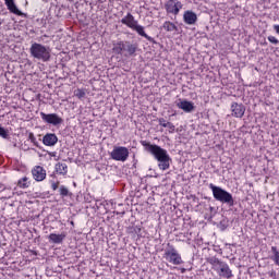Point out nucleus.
I'll list each match as a JSON object with an SVG mask.
<instances>
[{
	"label": "nucleus",
	"instance_id": "12",
	"mask_svg": "<svg viewBox=\"0 0 279 279\" xmlns=\"http://www.w3.org/2000/svg\"><path fill=\"white\" fill-rule=\"evenodd\" d=\"M32 175L36 182H43L47 178V170L41 166H35L32 170Z\"/></svg>",
	"mask_w": 279,
	"mask_h": 279
},
{
	"label": "nucleus",
	"instance_id": "29",
	"mask_svg": "<svg viewBox=\"0 0 279 279\" xmlns=\"http://www.w3.org/2000/svg\"><path fill=\"white\" fill-rule=\"evenodd\" d=\"M166 128H168L169 134H173V132H175V125H173L171 122H168V126Z\"/></svg>",
	"mask_w": 279,
	"mask_h": 279
},
{
	"label": "nucleus",
	"instance_id": "28",
	"mask_svg": "<svg viewBox=\"0 0 279 279\" xmlns=\"http://www.w3.org/2000/svg\"><path fill=\"white\" fill-rule=\"evenodd\" d=\"M0 136L1 138H8L10 136L8 134V130H5L3 126H0Z\"/></svg>",
	"mask_w": 279,
	"mask_h": 279
},
{
	"label": "nucleus",
	"instance_id": "13",
	"mask_svg": "<svg viewBox=\"0 0 279 279\" xmlns=\"http://www.w3.org/2000/svg\"><path fill=\"white\" fill-rule=\"evenodd\" d=\"M231 112L232 117H235V119H242V117L245 114V106L239 102H232Z\"/></svg>",
	"mask_w": 279,
	"mask_h": 279
},
{
	"label": "nucleus",
	"instance_id": "17",
	"mask_svg": "<svg viewBox=\"0 0 279 279\" xmlns=\"http://www.w3.org/2000/svg\"><path fill=\"white\" fill-rule=\"evenodd\" d=\"M43 143L47 147H53V145H56V143H58V136L53 133H48L44 136Z\"/></svg>",
	"mask_w": 279,
	"mask_h": 279
},
{
	"label": "nucleus",
	"instance_id": "6",
	"mask_svg": "<svg viewBox=\"0 0 279 279\" xmlns=\"http://www.w3.org/2000/svg\"><path fill=\"white\" fill-rule=\"evenodd\" d=\"M163 258L167 260V263H170V265H184L182 255L171 243H168L167 247L163 250Z\"/></svg>",
	"mask_w": 279,
	"mask_h": 279
},
{
	"label": "nucleus",
	"instance_id": "34",
	"mask_svg": "<svg viewBox=\"0 0 279 279\" xmlns=\"http://www.w3.org/2000/svg\"><path fill=\"white\" fill-rule=\"evenodd\" d=\"M274 29H275L276 34L279 35V25H274Z\"/></svg>",
	"mask_w": 279,
	"mask_h": 279
},
{
	"label": "nucleus",
	"instance_id": "30",
	"mask_svg": "<svg viewBox=\"0 0 279 279\" xmlns=\"http://www.w3.org/2000/svg\"><path fill=\"white\" fill-rule=\"evenodd\" d=\"M268 40H269L272 45H279V40H278V38H276L275 36H268Z\"/></svg>",
	"mask_w": 279,
	"mask_h": 279
},
{
	"label": "nucleus",
	"instance_id": "35",
	"mask_svg": "<svg viewBox=\"0 0 279 279\" xmlns=\"http://www.w3.org/2000/svg\"><path fill=\"white\" fill-rule=\"evenodd\" d=\"M181 274H186V268H179Z\"/></svg>",
	"mask_w": 279,
	"mask_h": 279
},
{
	"label": "nucleus",
	"instance_id": "27",
	"mask_svg": "<svg viewBox=\"0 0 279 279\" xmlns=\"http://www.w3.org/2000/svg\"><path fill=\"white\" fill-rule=\"evenodd\" d=\"M50 186L52 191H58V187L60 186V181L50 180Z\"/></svg>",
	"mask_w": 279,
	"mask_h": 279
},
{
	"label": "nucleus",
	"instance_id": "5",
	"mask_svg": "<svg viewBox=\"0 0 279 279\" xmlns=\"http://www.w3.org/2000/svg\"><path fill=\"white\" fill-rule=\"evenodd\" d=\"M209 189L214 195V199L216 202H221V204H228V206H234V198L230 194V192L219 187L213 183L209 184Z\"/></svg>",
	"mask_w": 279,
	"mask_h": 279
},
{
	"label": "nucleus",
	"instance_id": "3",
	"mask_svg": "<svg viewBox=\"0 0 279 279\" xmlns=\"http://www.w3.org/2000/svg\"><path fill=\"white\" fill-rule=\"evenodd\" d=\"M208 263L209 265H211V269L216 271L219 278H225V279L234 278V275L232 274V269H230V266L228 265V263L222 262L217 257H210L208 259Z\"/></svg>",
	"mask_w": 279,
	"mask_h": 279
},
{
	"label": "nucleus",
	"instance_id": "33",
	"mask_svg": "<svg viewBox=\"0 0 279 279\" xmlns=\"http://www.w3.org/2000/svg\"><path fill=\"white\" fill-rule=\"evenodd\" d=\"M13 196H14V192H11V194H10V195L4 196V199H11V197H13Z\"/></svg>",
	"mask_w": 279,
	"mask_h": 279
},
{
	"label": "nucleus",
	"instance_id": "16",
	"mask_svg": "<svg viewBox=\"0 0 279 279\" xmlns=\"http://www.w3.org/2000/svg\"><path fill=\"white\" fill-rule=\"evenodd\" d=\"M183 20L186 25H195V23H197V14L193 11H185Z\"/></svg>",
	"mask_w": 279,
	"mask_h": 279
},
{
	"label": "nucleus",
	"instance_id": "2",
	"mask_svg": "<svg viewBox=\"0 0 279 279\" xmlns=\"http://www.w3.org/2000/svg\"><path fill=\"white\" fill-rule=\"evenodd\" d=\"M112 51L116 56L132 58V56H136V51H138V44H132L130 40H120L113 44Z\"/></svg>",
	"mask_w": 279,
	"mask_h": 279
},
{
	"label": "nucleus",
	"instance_id": "20",
	"mask_svg": "<svg viewBox=\"0 0 279 279\" xmlns=\"http://www.w3.org/2000/svg\"><path fill=\"white\" fill-rule=\"evenodd\" d=\"M270 252H271L270 259L272 260V263H275V265L277 267H279V248H278V246H271Z\"/></svg>",
	"mask_w": 279,
	"mask_h": 279
},
{
	"label": "nucleus",
	"instance_id": "11",
	"mask_svg": "<svg viewBox=\"0 0 279 279\" xmlns=\"http://www.w3.org/2000/svg\"><path fill=\"white\" fill-rule=\"evenodd\" d=\"M177 108L183 110L186 114H191V112H195V102L186 99H179Z\"/></svg>",
	"mask_w": 279,
	"mask_h": 279
},
{
	"label": "nucleus",
	"instance_id": "8",
	"mask_svg": "<svg viewBox=\"0 0 279 279\" xmlns=\"http://www.w3.org/2000/svg\"><path fill=\"white\" fill-rule=\"evenodd\" d=\"M110 158L118 162H125L130 158V149L125 146H114L110 153Z\"/></svg>",
	"mask_w": 279,
	"mask_h": 279
},
{
	"label": "nucleus",
	"instance_id": "38",
	"mask_svg": "<svg viewBox=\"0 0 279 279\" xmlns=\"http://www.w3.org/2000/svg\"><path fill=\"white\" fill-rule=\"evenodd\" d=\"M71 226H74V222H73V221H71Z\"/></svg>",
	"mask_w": 279,
	"mask_h": 279
},
{
	"label": "nucleus",
	"instance_id": "15",
	"mask_svg": "<svg viewBox=\"0 0 279 279\" xmlns=\"http://www.w3.org/2000/svg\"><path fill=\"white\" fill-rule=\"evenodd\" d=\"M4 4L7 5V9L11 14H15L16 16H23V12L19 10V7H16V2L14 0H4Z\"/></svg>",
	"mask_w": 279,
	"mask_h": 279
},
{
	"label": "nucleus",
	"instance_id": "24",
	"mask_svg": "<svg viewBox=\"0 0 279 279\" xmlns=\"http://www.w3.org/2000/svg\"><path fill=\"white\" fill-rule=\"evenodd\" d=\"M27 141H29V143H32V145L34 147H40V143L38 142V140L36 138V135H34V133H28V137Z\"/></svg>",
	"mask_w": 279,
	"mask_h": 279
},
{
	"label": "nucleus",
	"instance_id": "31",
	"mask_svg": "<svg viewBox=\"0 0 279 279\" xmlns=\"http://www.w3.org/2000/svg\"><path fill=\"white\" fill-rule=\"evenodd\" d=\"M159 125L161 128H168L169 122H167V120H165L163 118L159 119Z\"/></svg>",
	"mask_w": 279,
	"mask_h": 279
},
{
	"label": "nucleus",
	"instance_id": "1",
	"mask_svg": "<svg viewBox=\"0 0 279 279\" xmlns=\"http://www.w3.org/2000/svg\"><path fill=\"white\" fill-rule=\"evenodd\" d=\"M122 25H125L129 27V29H132L133 32H136L138 36H142V38H146L149 43H154V38L145 32V26L138 24V21L132 15L130 12L124 15L121 21Z\"/></svg>",
	"mask_w": 279,
	"mask_h": 279
},
{
	"label": "nucleus",
	"instance_id": "4",
	"mask_svg": "<svg viewBox=\"0 0 279 279\" xmlns=\"http://www.w3.org/2000/svg\"><path fill=\"white\" fill-rule=\"evenodd\" d=\"M29 51L35 60H40L41 62H49L51 60V48L43 44H32Z\"/></svg>",
	"mask_w": 279,
	"mask_h": 279
},
{
	"label": "nucleus",
	"instance_id": "26",
	"mask_svg": "<svg viewBox=\"0 0 279 279\" xmlns=\"http://www.w3.org/2000/svg\"><path fill=\"white\" fill-rule=\"evenodd\" d=\"M74 96L77 97V99H84L86 97V90L77 88L74 90Z\"/></svg>",
	"mask_w": 279,
	"mask_h": 279
},
{
	"label": "nucleus",
	"instance_id": "36",
	"mask_svg": "<svg viewBox=\"0 0 279 279\" xmlns=\"http://www.w3.org/2000/svg\"><path fill=\"white\" fill-rule=\"evenodd\" d=\"M24 149H25V150H28V149H31V148H29V146H27V144H24Z\"/></svg>",
	"mask_w": 279,
	"mask_h": 279
},
{
	"label": "nucleus",
	"instance_id": "9",
	"mask_svg": "<svg viewBox=\"0 0 279 279\" xmlns=\"http://www.w3.org/2000/svg\"><path fill=\"white\" fill-rule=\"evenodd\" d=\"M40 117L44 123H48V125H53L54 128H58V125H62V123H64V120L58 116V113L40 112Z\"/></svg>",
	"mask_w": 279,
	"mask_h": 279
},
{
	"label": "nucleus",
	"instance_id": "21",
	"mask_svg": "<svg viewBox=\"0 0 279 279\" xmlns=\"http://www.w3.org/2000/svg\"><path fill=\"white\" fill-rule=\"evenodd\" d=\"M171 157H167V158H165V159H161L160 161H159V165H158V167H159V169L161 170V171H167V169H169L170 167H171Z\"/></svg>",
	"mask_w": 279,
	"mask_h": 279
},
{
	"label": "nucleus",
	"instance_id": "18",
	"mask_svg": "<svg viewBox=\"0 0 279 279\" xmlns=\"http://www.w3.org/2000/svg\"><path fill=\"white\" fill-rule=\"evenodd\" d=\"M48 239H49L50 243L60 245L64 241V239H66V233H64V232L61 234L50 233Z\"/></svg>",
	"mask_w": 279,
	"mask_h": 279
},
{
	"label": "nucleus",
	"instance_id": "19",
	"mask_svg": "<svg viewBox=\"0 0 279 279\" xmlns=\"http://www.w3.org/2000/svg\"><path fill=\"white\" fill-rule=\"evenodd\" d=\"M54 171L59 175H66V173H69V166H66V163L63 162H58L54 166Z\"/></svg>",
	"mask_w": 279,
	"mask_h": 279
},
{
	"label": "nucleus",
	"instance_id": "14",
	"mask_svg": "<svg viewBox=\"0 0 279 279\" xmlns=\"http://www.w3.org/2000/svg\"><path fill=\"white\" fill-rule=\"evenodd\" d=\"M4 4L7 5V9L11 14H15L16 16H23V12L19 10V7H16V2L14 0H4Z\"/></svg>",
	"mask_w": 279,
	"mask_h": 279
},
{
	"label": "nucleus",
	"instance_id": "37",
	"mask_svg": "<svg viewBox=\"0 0 279 279\" xmlns=\"http://www.w3.org/2000/svg\"><path fill=\"white\" fill-rule=\"evenodd\" d=\"M50 156H56V153H51Z\"/></svg>",
	"mask_w": 279,
	"mask_h": 279
},
{
	"label": "nucleus",
	"instance_id": "32",
	"mask_svg": "<svg viewBox=\"0 0 279 279\" xmlns=\"http://www.w3.org/2000/svg\"><path fill=\"white\" fill-rule=\"evenodd\" d=\"M133 230L135 234H141V227H134Z\"/></svg>",
	"mask_w": 279,
	"mask_h": 279
},
{
	"label": "nucleus",
	"instance_id": "25",
	"mask_svg": "<svg viewBox=\"0 0 279 279\" xmlns=\"http://www.w3.org/2000/svg\"><path fill=\"white\" fill-rule=\"evenodd\" d=\"M59 193L61 197H69V195H71V192H69V187H65L64 185H60Z\"/></svg>",
	"mask_w": 279,
	"mask_h": 279
},
{
	"label": "nucleus",
	"instance_id": "7",
	"mask_svg": "<svg viewBox=\"0 0 279 279\" xmlns=\"http://www.w3.org/2000/svg\"><path fill=\"white\" fill-rule=\"evenodd\" d=\"M142 145L158 160V162H160V160H165V158H169V153L158 145H154L145 141L142 142Z\"/></svg>",
	"mask_w": 279,
	"mask_h": 279
},
{
	"label": "nucleus",
	"instance_id": "10",
	"mask_svg": "<svg viewBox=\"0 0 279 279\" xmlns=\"http://www.w3.org/2000/svg\"><path fill=\"white\" fill-rule=\"evenodd\" d=\"M182 8H183V4L179 0H168L165 3V10L167 14H173V16H178Z\"/></svg>",
	"mask_w": 279,
	"mask_h": 279
},
{
	"label": "nucleus",
	"instance_id": "23",
	"mask_svg": "<svg viewBox=\"0 0 279 279\" xmlns=\"http://www.w3.org/2000/svg\"><path fill=\"white\" fill-rule=\"evenodd\" d=\"M162 29H165V32H178V26L173 22L166 21L162 24Z\"/></svg>",
	"mask_w": 279,
	"mask_h": 279
},
{
	"label": "nucleus",
	"instance_id": "22",
	"mask_svg": "<svg viewBox=\"0 0 279 279\" xmlns=\"http://www.w3.org/2000/svg\"><path fill=\"white\" fill-rule=\"evenodd\" d=\"M31 185H32V181H29V178L27 177H23L17 181V186L20 189H29Z\"/></svg>",
	"mask_w": 279,
	"mask_h": 279
}]
</instances>
